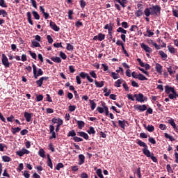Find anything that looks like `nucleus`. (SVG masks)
<instances>
[{
    "label": "nucleus",
    "mask_w": 178,
    "mask_h": 178,
    "mask_svg": "<svg viewBox=\"0 0 178 178\" xmlns=\"http://www.w3.org/2000/svg\"><path fill=\"white\" fill-rule=\"evenodd\" d=\"M33 75L35 76V79L44 74V72H42V70H41V68L38 69L37 72V67L34 64L33 65Z\"/></svg>",
    "instance_id": "1"
},
{
    "label": "nucleus",
    "mask_w": 178,
    "mask_h": 178,
    "mask_svg": "<svg viewBox=\"0 0 178 178\" xmlns=\"http://www.w3.org/2000/svg\"><path fill=\"white\" fill-rule=\"evenodd\" d=\"M134 97L136 99L138 102H144V101H147V97H144V95L142 93L135 94Z\"/></svg>",
    "instance_id": "2"
},
{
    "label": "nucleus",
    "mask_w": 178,
    "mask_h": 178,
    "mask_svg": "<svg viewBox=\"0 0 178 178\" xmlns=\"http://www.w3.org/2000/svg\"><path fill=\"white\" fill-rule=\"evenodd\" d=\"M1 62L3 65V66H5V67H9V66H10L9 60L8 59V57H6V55H5V54H2Z\"/></svg>",
    "instance_id": "3"
},
{
    "label": "nucleus",
    "mask_w": 178,
    "mask_h": 178,
    "mask_svg": "<svg viewBox=\"0 0 178 178\" xmlns=\"http://www.w3.org/2000/svg\"><path fill=\"white\" fill-rule=\"evenodd\" d=\"M16 154L18 155V156H23V155L30 154V151L25 148H22L21 150L17 151Z\"/></svg>",
    "instance_id": "4"
},
{
    "label": "nucleus",
    "mask_w": 178,
    "mask_h": 178,
    "mask_svg": "<svg viewBox=\"0 0 178 178\" xmlns=\"http://www.w3.org/2000/svg\"><path fill=\"white\" fill-rule=\"evenodd\" d=\"M151 8L152 12H153V15H156V16L158 15V13L161 12V7L159 6H153Z\"/></svg>",
    "instance_id": "5"
},
{
    "label": "nucleus",
    "mask_w": 178,
    "mask_h": 178,
    "mask_svg": "<svg viewBox=\"0 0 178 178\" xmlns=\"http://www.w3.org/2000/svg\"><path fill=\"white\" fill-rule=\"evenodd\" d=\"M140 47L143 49H144V51H145V52H147V54H151V52H152V49L144 43H142Z\"/></svg>",
    "instance_id": "6"
},
{
    "label": "nucleus",
    "mask_w": 178,
    "mask_h": 178,
    "mask_svg": "<svg viewBox=\"0 0 178 178\" xmlns=\"http://www.w3.org/2000/svg\"><path fill=\"white\" fill-rule=\"evenodd\" d=\"M144 13L146 17H149L151 15H154V12H152V8H151V7L145 8Z\"/></svg>",
    "instance_id": "7"
},
{
    "label": "nucleus",
    "mask_w": 178,
    "mask_h": 178,
    "mask_svg": "<svg viewBox=\"0 0 178 178\" xmlns=\"http://www.w3.org/2000/svg\"><path fill=\"white\" fill-rule=\"evenodd\" d=\"M135 109L140 111V112H144V111H147V105H137L136 106Z\"/></svg>",
    "instance_id": "8"
},
{
    "label": "nucleus",
    "mask_w": 178,
    "mask_h": 178,
    "mask_svg": "<svg viewBox=\"0 0 178 178\" xmlns=\"http://www.w3.org/2000/svg\"><path fill=\"white\" fill-rule=\"evenodd\" d=\"M165 91L166 94H170V92L175 93L176 90H175V88H172L169 86H165Z\"/></svg>",
    "instance_id": "9"
},
{
    "label": "nucleus",
    "mask_w": 178,
    "mask_h": 178,
    "mask_svg": "<svg viewBox=\"0 0 178 178\" xmlns=\"http://www.w3.org/2000/svg\"><path fill=\"white\" fill-rule=\"evenodd\" d=\"M163 69V67H162V65H161V64L156 63L155 70L156 72H157V73H159V74H162Z\"/></svg>",
    "instance_id": "10"
},
{
    "label": "nucleus",
    "mask_w": 178,
    "mask_h": 178,
    "mask_svg": "<svg viewBox=\"0 0 178 178\" xmlns=\"http://www.w3.org/2000/svg\"><path fill=\"white\" fill-rule=\"evenodd\" d=\"M50 27L52 29V30H54V31H59L60 29L55 24V22L51 21L50 23Z\"/></svg>",
    "instance_id": "11"
},
{
    "label": "nucleus",
    "mask_w": 178,
    "mask_h": 178,
    "mask_svg": "<svg viewBox=\"0 0 178 178\" xmlns=\"http://www.w3.org/2000/svg\"><path fill=\"white\" fill-rule=\"evenodd\" d=\"M47 79H48V76H42L36 81V84L38 85V87H42L44 80H47Z\"/></svg>",
    "instance_id": "12"
},
{
    "label": "nucleus",
    "mask_w": 178,
    "mask_h": 178,
    "mask_svg": "<svg viewBox=\"0 0 178 178\" xmlns=\"http://www.w3.org/2000/svg\"><path fill=\"white\" fill-rule=\"evenodd\" d=\"M24 118H25L26 122H31V118H33V113L25 112L24 113Z\"/></svg>",
    "instance_id": "13"
},
{
    "label": "nucleus",
    "mask_w": 178,
    "mask_h": 178,
    "mask_svg": "<svg viewBox=\"0 0 178 178\" xmlns=\"http://www.w3.org/2000/svg\"><path fill=\"white\" fill-rule=\"evenodd\" d=\"M143 152L144 155H145L147 158H149L151 156V155L153 154V153H151V152L149 151L148 147H145V148H143Z\"/></svg>",
    "instance_id": "14"
},
{
    "label": "nucleus",
    "mask_w": 178,
    "mask_h": 178,
    "mask_svg": "<svg viewBox=\"0 0 178 178\" xmlns=\"http://www.w3.org/2000/svg\"><path fill=\"white\" fill-rule=\"evenodd\" d=\"M167 70L170 76H172V74H175L176 73V71L173 70V67H172V66L170 65L167 67Z\"/></svg>",
    "instance_id": "15"
},
{
    "label": "nucleus",
    "mask_w": 178,
    "mask_h": 178,
    "mask_svg": "<svg viewBox=\"0 0 178 178\" xmlns=\"http://www.w3.org/2000/svg\"><path fill=\"white\" fill-rule=\"evenodd\" d=\"M159 54L160 56H161L162 59H163V60H166V58H168L167 54L163 52V51H162V50L159 51Z\"/></svg>",
    "instance_id": "16"
},
{
    "label": "nucleus",
    "mask_w": 178,
    "mask_h": 178,
    "mask_svg": "<svg viewBox=\"0 0 178 178\" xmlns=\"http://www.w3.org/2000/svg\"><path fill=\"white\" fill-rule=\"evenodd\" d=\"M26 16H27V19L29 24L33 26L34 24L33 23V20L31 19V13L28 12L26 14Z\"/></svg>",
    "instance_id": "17"
},
{
    "label": "nucleus",
    "mask_w": 178,
    "mask_h": 178,
    "mask_svg": "<svg viewBox=\"0 0 178 178\" xmlns=\"http://www.w3.org/2000/svg\"><path fill=\"white\" fill-rule=\"evenodd\" d=\"M104 30H108V31H113V27L112 26V24H107L104 26Z\"/></svg>",
    "instance_id": "18"
},
{
    "label": "nucleus",
    "mask_w": 178,
    "mask_h": 178,
    "mask_svg": "<svg viewBox=\"0 0 178 178\" xmlns=\"http://www.w3.org/2000/svg\"><path fill=\"white\" fill-rule=\"evenodd\" d=\"M102 105L104 109L106 116H108V115H109V110L108 109V106H106L104 102H102Z\"/></svg>",
    "instance_id": "19"
},
{
    "label": "nucleus",
    "mask_w": 178,
    "mask_h": 178,
    "mask_svg": "<svg viewBox=\"0 0 178 178\" xmlns=\"http://www.w3.org/2000/svg\"><path fill=\"white\" fill-rule=\"evenodd\" d=\"M79 136L80 137H83V138H85V140H88L89 137H88V134H86L85 132H79Z\"/></svg>",
    "instance_id": "20"
},
{
    "label": "nucleus",
    "mask_w": 178,
    "mask_h": 178,
    "mask_svg": "<svg viewBox=\"0 0 178 178\" xmlns=\"http://www.w3.org/2000/svg\"><path fill=\"white\" fill-rule=\"evenodd\" d=\"M31 44L34 48H41V44H40L38 42L35 40H32Z\"/></svg>",
    "instance_id": "21"
},
{
    "label": "nucleus",
    "mask_w": 178,
    "mask_h": 178,
    "mask_svg": "<svg viewBox=\"0 0 178 178\" xmlns=\"http://www.w3.org/2000/svg\"><path fill=\"white\" fill-rule=\"evenodd\" d=\"M123 79H118L115 83V87H120L122 83H123Z\"/></svg>",
    "instance_id": "22"
},
{
    "label": "nucleus",
    "mask_w": 178,
    "mask_h": 178,
    "mask_svg": "<svg viewBox=\"0 0 178 178\" xmlns=\"http://www.w3.org/2000/svg\"><path fill=\"white\" fill-rule=\"evenodd\" d=\"M51 59L56 63H60V62H62V60L59 57H51Z\"/></svg>",
    "instance_id": "23"
},
{
    "label": "nucleus",
    "mask_w": 178,
    "mask_h": 178,
    "mask_svg": "<svg viewBox=\"0 0 178 178\" xmlns=\"http://www.w3.org/2000/svg\"><path fill=\"white\" fill-rule=\"evenodd\" d=\"M168 51H169V52H170V54H176V49H175V47H173V46L168 45Z\"/></svg>",
    "instance_id": "24"
},
{
    "label": "nucleus",
    "mask_w": 178,
    "mask_h": 178,
    "mask_svg": "<svg viewBox=\"0 0 178 178\" xmlns=\"http://www.w3.org/2000/svg\"><path fill=\"white\" fill-rule=\"evenodd\" d=\"M145 129L147 130V131H149V133H152V131L155 130V127L152 125H148L147 127H145Z\"/></svg>",
    "instance_id": "25"
},
{
    "label": "nucleus",
    "mask_w": 178,
    "mask_h": 178,
    "mask_svg": "<svg viewBox=\"0 0 178 178\" xmlns=\"http://www.w3.org/2000/svg\"><path fill=\"white\" fill-rule=\"evenodd\" d=\"M119 126L121 127V129H124L126 127V121H122L119 120L118 121Z\"/></svg>",
    "instance_id": "26"
},
{
    "label": "nucleus",
    "mask_w": 178,
    "mask_h": 178,
    "mask_svg": "<svg viewBox=\"0 0 178 178\" xmlns=\"http://www.w3.org/2000/svg\"><path fill=\"white\" fill-rule=\"evenodd\" d=\"M177 93L176 92H175V93H169L168 95V97L170 98V99H176V97H177Z\"/></svg>",
    "instance_id": "27"
},
{
    "label": "nucleus",
    "mask_w": 178,
    "mask_h": 178,
    "mask_svg": "<svg viewBox=\"0 0 178 178\" xmlns=\"http://www.w3.org/2000/svg\"><path fill=\"white\" fill-rule=\"evenodd\" d=\"M38 154L41 156V158H45V151L44 150V149H40Z\"/></svg>",
    "instance_id": "28"
},
{
    "label": "nucleus",
    "mask_w": 178,
    "mask_h": 178,
    "mask_svg": "<svg viewBox=\"0 0 178 178\" xmlns=\"http://www.w3.org/2000/svg\"><path fill=\"white\" fill-rule=\"evenodd\" d=\"M89 102L91 105L92 111H94V109H95V108H97V104L94 102V100H89Z\"/></svg>",
    "instance_id": "29"
},
{
    "label": "nucleus",
    "mask_w": 178,
    "mask_h": 178,
    "mask_svg": "<svg viewBox=\"0 0 178 178\" xmlns=\"http://www.w3.org/2000/svg\"><path fill=\"white\" fill-rule=\"evenodd\" d=\"M140 81H144V80H148L145 76L143 75L142 74H139L138 78Z\"/></svg>",
    "instance_id": "30"
},
{
    "label": "nucleus",
    "mask_w": 178,
    "mask_h": 178,
    "mask_svg": "<svg viewBox=\"0 0 178 178\" xmlns=\"http://www.w3.org/2000/svg\"><path fill=\"white\" fill-rule=\"evenodd\" d=\"M137 144L140 145V147H143L144 148H147L148 146H147V144L145 143L138 140L137 142Z\"/></svg>",
    "instance_id": "31"
},
{
    "label": "nucleus",
    "mask_w": 178,
    "mask_h": 178,
    "mask_svg": "<svg viewBox=\"0 0 178 178\" xmlns=\"http://www.w3.org/2000/svg\"><path fill=\"white\" fill-rule=\"evenodd\" d=\"M67 137H76V131L74 130L70 131Z\"/></svg>",
    "instance_id": "32"
},
{
    "label": "nucleus",
    "mask_w": 178,
    "mask_h": 178,
    "mask_svg": "<svg viewBox=\"0 0 178 178\" xmlns=\"http://www.w3.org/2000/svg\"><path fill=\"white\" fill-rule=\"evenodd\" d=\"M118 33H122V34H127V31H126L125 29H123V28L122 27H119L117 29Z\"/></svg>",
    "instance_id": "33"
},
{
    "label": "nucleus",
    "mask_w": 178,
    "mask_h": 178,
    "mask_svg": "<svg viewBox=\"0 0 178 178\" xmlns=\"http://www.w3.org/2000/svg\"><path fill=\"white\" fill-rule=\"evenodd\" d=\"M0 16H3V17H7L8 13L5 11V10H0Z\"/></svg>",
    "instance_id": "34"
},
{
    "label": "nucleus",
    "mask_w": 178,
    "mask_h": 178,
    "mask_svg": "<svg viewBox=\"0 0 178 178\" xmlns=\"http://www.w3.org/2000/svg\"><path fill=\"white\" fill-rule=\"evenodd\" d=\"M32 13L36 20H40V15L38 14V13H37V11H33Z\"/></svg>",
    "instance_id": "35"
},
{
    "label": "nucleus",
    "mask_w": 178,
    "mask_h": 178,
    "mask_svg": "<svg viewBox=\"0 0 178 178\" xmlns=\"http://www.w3.org/2000/svg\"><path fill=\"white\" fill-rule=\"evenodd\" d=\"M95 84L97 87H99V88H101V87H104V81L98 82L95 81Z\"/></svg>",
    "instance_id": "36"
},
{
    "label": "nucleus",
    "mask_w": 178,
    "mask_h": 178,
    "mask_svg": "<svg viewBox=\"0 0 178 178\" xmlns=\"http://www.w3.org/2000/svg\"><path fill=\"white\" fill-rule=\"evenodd\" d=\"M143 13L142 10H138L136 13H135V15L137 17H140V16H143Z\"/></svg>",
    "instance_id": "37"
},
{
    "label": "nucleus",
    "mask_w": 178,
    "mask_h": 178,
    "mask_svg": "<svg viewBox=\"0 0 178 178\" xmlns=\"http://www.w3.org/2000/svg\"><path fill=\"white\" fill-rule=\"evenodd\" d=\"M79 158L80 159L79 165H81L82 163H84V159H86V157L83 154H80L79 156Z\"/></svg>",
    "instance_id": "38"
},
{
    "label": "nucleus",
    "mask_w": 178,
    "mask_h": 178,
    "mask_svg": "<svg viewBox=\"0 0 178 178\" xmlns=\"http://www.w3.org/2000/svg\"><path fill=\"white\" fill-rule=\"evenodd\" d=\"M97 176L100 178H104V175H102V170L101 169H97L96 171Z\"/></svg>",
    "instance_id": "39"
},
{
    "label": "nucleus",
    "mask_w": 178,
    "mask_h": 178,
    "mask_svg": "<svg viewBox=\"0 0 178 178\" xmlns=\"http://www.w3.org/2000/svg\"><path fill=\"white\" fill-rule=\"evenodd\" d=\"M168 122L174 129H176V122H175V120H173V119L169 120Z\"/></svg>",
    "instance_id": "40"
},
{
    "label": "nucleus",
    "mask_w": 178,
    "mask_h": 178,
    "mask_svg": "<svg viewBox=\"0 0 178 178\" xmlns=\"http://www.w3.org/2000/svg\"><path fill=\"white\" fill-rule=\"evenodd\" d=\"M76 123L78 124L79 129H81L82 127H84V122L83 121H76Z\"/></svg>",
    "instance_id": "41"
},
{
    "label": "nucleus",
    "mask_w": 178,
    "mask_h": 178,
    "mask_svg": "<svg viewBox=\"0 0 178 178\" xmlns=\"http://www.w3.org/2000/svg\"><path fill=\"white\" fill-rule=\"evenodd\" d=\"M87 131L88 134H95V129L92 127H90L89 130H88Z\"/></svg>",
    "instance_id": "42"
},
{
    "label": "nucleus",
    "mask_w": 178,
    "mask_h": 178,
    "mask_svg": "<svg viewBox=\"0 0 178 178\" xmlns=\"http://www.w3.org/2000/svg\"><path fill=\"white\" fill-rule=\"evenodd\" d=\"M12 130H13V134H16V133H19V131H20L22 129L19 127H15V128L13 127Z\"/></svg>",
    "instance_id": "43"
},
{
    "label": "nucleus",
    "mask_w": 178,
    "mask_h": 178,
    "mask_svg": "<svg viewBox=\"0 0 178 178\" xmlns=\"http://www.w3.org/2000/svg\"><path fill=\"white\" fill-rule=\"evenodd\" d=\"M0 6H1V8H8V5L5 2V0H0Z\"/></svg>",
    "instance_id": "44"
},
{
    "label": "nucleus",
    "mask_w": 178,
    "mask_h": 178,
    "mask_svg": "<svg viewBox=\"0 0 178 178\" xmlns=\"http://www.w3.org/2000/svg\"><path fill=\"white\" fill-rule=\"evenodd\" d=\"M165 138H168V140H170V141H175V139L173 138V136L169 135L168 134H165Z\"/></svg>",
    "instance_id": "45"
},
{
    "label": "nucleus",
    "mask_w": 178,
    "mask_h": 178,
    "mask_svg": "<svg viewBox=\"0 0 178 178\" xmlns=\"http://www.w3.org/2000/svg\"><path fill=\"white\" fill-rule=\"evenodd\" d=\"M2 159H3V162H10V157H9L8 156H3Z\"/></svg>",
    "instance_id": "46"
},
{
    "label": "nucleus",
    "mask_w": 178,
    "mask_h": 178,
    "mask_svg": "<svg viewBox=\"0 0 178 178\" xmlns=\"http://www.w3.org/2000/svg\"><path fill=\"white\" fill-rule=\"evenodd\" d=\"M111 76L114 80H118V79H119V74H116L113 72H111Z\"/></svg>",
    "instance_id": "47"
},
{
    "label": "nucleus",
    "mask_w": 178,
    "mask_h": 178,
    "mask_svg": "<svg viewBox=\"0 0 178 178\" xmlns=\"http://www.w3.org/2000/svg\"><path fill=\"white\" fill-rule=\"evenodd\" d=\"M120 4L121 5V6H122V8H126V5L127 4V0H122L121 1H120Z\"/></svg>",
    "instance_id": "48"
},
{
    "label": "nucleus",
    "mask_w": 178,
    "mask_h": 178,
    "mask_svg": "<svg viewBox=\"0 0 178 178\" xmlns=\"http://www.w3.org/2000/svg\"><path fill=\"white\" fill-rule=\"evenodd\" d=\"M98 38H99V41H103V40H105V35L102 33H99Z\"/></svg>",
    "instance_id": "49"
},
{
    "label": "nucleus",
    "mask_w": 178,
    "mask_h": 178,
    "mask_svg": "<svg viewBox=\"0 0 178 178\" xmlns=\"http://www.w3.org/2000/svg\"><path fill=\"white\" fill-rule=\"evenodd\" d=\"M63 168V163H58L56 167V170H60Z\"/></svg>",
    "instance_id": "50"
},
{
    "label": "nucleus",
    "mask_w": 178,
    "mask_h": 178,
    "mask_svg": "<svg viewBox=\"0 0 178 178\" xmlns=\"http://www.w3.org/2000/svg\"><path fill=\"white\" fill-rule=\"evenodd\" d=\"M97 112H99V113H104V112H105V108H104V107L102 108V107L98 106L97 108Z\"/></svg>",
    "instance_id": "51"
},
{
    "label": "nucleus",
    "mask_w": 178,
    "mask_h": 178,
    "mask_svg": "<svg viewBox=\"0 0 178 178\" xmlns=\"http://www.w3.org/2000/svg\"><path fill=\"white\" fill-rule=\"evenodd\" d=\"M73 140H74V141H75V143H80V142L83 141V138H79L77 136L74 137Z\"/></svg>",
    "instance_id": "52"
},
{
    "label": "nucleus",
    "mask_w": 178,
    "mask_h": 178,
    "mask_svg": "<svg viewBox=\"0 0 178 178\" xmlns=\"http://www.w3.org/2000/svg\"><path fill=\"white\" fill-rule=\"evenodd\" d=\"M42 99H44V96H42V95H39L36 97L37 102H40V101H42Z\"/></svg>",
    "instance_id": "53"
},
{
    "label": "nucleus",
    "mask_w": 178,
    "mask_h": 178,
    "mask_svg": "<svg viewBox=\"0 0 178 178\" xmlns=\"http://www.w3.org/2000/svg\"><path fill=\"white\" fill-rule=\"evenodd\" d=\"M172 13H173V16H175V17H178V8H173L172 9Z\"/></svg>",
    "instance_id": "54"
},
{
    "label": "nucleus",
    "mask_w": 178,
    "mask_h": 178,
    "mask_svg": "<svg viewBox=\"0 0 178 178\" xmlns=\"http://www.w3.org/2000/svg\"><path fill=\"white\" fill-rule=\"evenodd\" d=\"M88 75V74H87L86 72L79 73V76L81 77L82 79H86V77H87Z\"/></svg>",
    "instance_id": "55"
},
{
    "label": "nucleus",
    "mask_w": 178,
    "mask_h": 178,
    "mask_svg": "<svg viewBox=\"0 0 178 178\" xmlns=\"http://www.w3.org/2000/svg\"><path fill=\"white\" fill-rule=\"evenodd\" d=\"M149 158H151L152 161H153V162H158V159H156V157H155V156H154V154H152Z\"/></svg>",
    "instance_id": "56"
},
{
    "label": "nucleus",
    "mask_w": 178,
    "mask_h": 178,
    "mask_svg": "<svg viewBox=\"0 0 178 178\" xmlns=\"http://www.w3.org/2000/svg\"><path fill=\"white\" fill-rule=\"evenodd\" d=\"M60 58H62V59H63L65 60V59H66V58H67V56H66V54L65 53H63V51L60 52Z\"/></svg>",
    "instance_id": "57"
},
{
    "label": "nucleus",
    "mask_w": 178,
    "mask_h": 178,
    "mask_svg": "<svg viewBox=\"0 0 178 178\" xmlns=\"http://www.w3.org/2000/svg\"><path fill=\"white\" fill-rule=\"evenodd\" d=\"M80 6H81V8H82V9H84V8H86V1H84V0H81Z\"/></svg>",
    "instance_id": "58"
},
{
    "label": "nucleus",
    "mask_w": 178,
    "mask_h": 178,
    "mask_svg": "<svg viewBox=\"0 0 178 178\" xmlns=\"http://www.w3.org/2000/svg\"><path fill=\"white\" fill-rule=\"evenodd\" d=\"M72 15H73V10H70L68 11V18L70 19V20H72V19H73V17L72 16Z\"/></svg>",
    "instance_id": "59"
},
{
    "label": "nucleus",
    "mask_w": 178,
    "mask_h": 178,
    "mask_svg": "<svg viewBox=\"0 0 178 178\" xmlns=\"http://www.w3.org/2000/svg\"><path fill=\"white\" fill-rule=\"evenodd\" d=\"M167 171L168 173H173V170H172V167H170V165H167Z\"/></svg>",
    "instance_id": "60"
},
{
    "label": "nucleus",
    "mask_w": 178,
    "mask_h": 178,
    "mask_svg": "<svg viewBox=\"0 0 178 178\" xmlns=\"http://www.w3.org/2000/svg\"><path fill=\"white\" fill-rule=\"evenodd\" d=\"M67 51H73V45L70 43L67 44Z\"/></svg>",
    "instance_id": "61"
},
{
    "label": "nucleus",
    "mask_w": 178,
    "mask_h": 178,
    "mask_svg": "<svg viewBox=\"0 0 178 178\" xmlns=\"http://www.w3.org/2000/svg\"><path fill=\"white\" fill-rule=\"evenodd\" d=\"M136 173L138 175V178H141L142 176H141V169L140 168H138L136 170Z\"/></svg>",
    "instance_id": "62"
},
{
    "label": "nucleus",
    "mask_w": 178,
    "mask_h": 178,
    "mask_svg": "<svg viewBox=\"0 0 178 178\" xmlns=\"http://www.w3.org/2000/svg\"><path fill=\"white\" fill-rule=\"evenodd\" d=\"M47 165L49 168H51V169H52L53 165H52V161L51 160V158H49V160L47 161Z\"/></svg>",
    "instance_id": "63"
},
{
    "label": "nucleus",
    "mask_w": 178,
    "mask_h": 178,
    "mask_svg": "<svg viewBox=\"0 0 178 178\" xmlns=\"http://www.w3.org/2000/svg\"><path fill=\"white\" fill-rule=\"evenodd\" d=\"M69 111L70 112H74L76 111V106H70Z\"/></svg>",
    "instance_id": "64"
}]
</instances>
